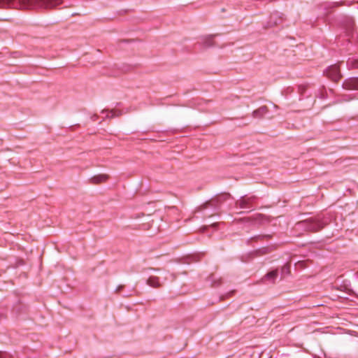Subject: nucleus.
I'll list each match as a JSON object with an SVG mask.
<instances>
[{
    "mask_svg": "<svg viewBox=\"0 0 358 358\" xmlns=\"http://www.w3.org/2000/svg\"><path fill=\"white\" fill-rule=\"evenodd\" d=\"M59 3V0H0V7L22 9L53 8Z\"/></svg>",
    "mask_w": 358,
    "mask_h": 358,
    "instance_id": "nucleus-1",
    "label": "nucleus"
},
{
    "mask_svg": "<svg viewBox=\"0 0 358 358\" xmlns=\"http://www.w3.org/2000/svg\"><path fill=\"white\" fill-rule=\"evenodd\" d=\"M324 73L334 82L338 81L341 78L340 69L336 64L329 66L326 69Z\"/></svg>",
    "mask_w": 358,
    "mask_h": 358,
    "instance_id": "nucleus-2",
    "label": "nucleus"
},
{
    "mask_svg": "<svg viewBox=\"0 0 358 358\" xmlns=\"http://www.w3.org/2000/svg\"><path fill=\"white\" fill-rule=\"evenodd\" d=\"M283 14L278 12L275 11L272 13L269 17L268 21L266 22V24L264 25L265 28H271L274 26H276L283 21Z\"/></svg>",
    "mask_w": 358,
    "mask_h": 358,
    "instance_id": "nucleus-3",
    "label": "nucleus"
},
{
    "mask_svg": "<svg viewBox=\"0 0 358 358\" xmlns=\"http://www.w3.org/2000/svg\"><path fill=\"white\" fill-rule=\"evenodd\" d=\"M343 87L345 90H358V77L350 78L346 79L343 85Z\"/></svg>",
    "mask_w": 358,
    "mask_h": 358,
    "instance_id": "nucleus-4",
    "label": "nucleus"
},
{
    "mask_svg": "<svg viewBox=\"0 0 358 358\" xmlns=\"http://www.w3.org/2000/svg\"><path fill=\"white\" fill-rule=\"evenodd\" d=\"M108 179V176L106 174H99L92 176L89 179V182L93 185H98L105 182Z\"/></svg>",
    "mask_w": 358,
    "mask_h": 358,
    "instance_id": "nucleus-5",
    "label": "nucleus"
},
{
    "mask_svg": "<svg viewBox=\"0 0 358 358\" xmlns=\"http://www.w3.org/2000/svg\"><path fill=\"white\" fill-rule=\"evenodd\" d=\"M147 285L154 287L159 288L162 285V283L159 280V278L155 275H150L146 282Z\"/></svg>",
    "mask_w": 358,
    "mask_h": 358,
    "instance_id": "nucleus-6",
    "label": "nucleus"
},
{
    "mask_svg": "<svg viewBox=\"0 0 358 358\" xmlns=\"http://www.w3.org/2000/svg\"><path fill=\"white\" fill-rule=\"evenodd\" d=\"M343 28L345 29V33L348 36L351 35L354 30V21L352 18L348 17L345 24H343Z\"/></svg>",
    "mask_w": 358,
    "mask_h": 358,
    "instance_id": "nucleus-7",
    "label": "nucleus"
},
{
    "mask_svg": "<svg viewBox=\"0 0 358 358\" xmlns=\"http://www.w3.org/2000/svg\"><path fill=\"white\" fill-rule=\"evenodd\" d=\"M101 113L105 115L104 117L106 118H113L115 117H117L122 115L120 110L115 109V110H103L101 111Z\"/></svg>",
    "mask_w": 358,
    "mask_h": 358,
    "instance_id": "nucleus-8",
    "label": "nucleus"
},
{
    "mask_svg": "<svg viewBox=\"0 0 358 358\" xmlns=\"http://www.w3.org/2000/svg\"><path fill=\"white\" fill-rule=\"evenodd\" d=\"M267 107L264 106L254 110L252 113V116L255 118H260L263 117V115H265L267 113Z\"/></svg>",
    "mask_w": 358,
    "mask_h": 358,
    "instance_id": "nucleus-9",
    "label": "nucleus"
},
{
    "mask_svg": "<svg viewBox=\"0 0 358 358\" xmlns=\"http://www.w3.org/2000/svg\"><path fill=\"white\" fill-rule=\"evenodd\" d=\"M308 224V229L310 231H317L322 228V226L317 222H303L299 223V224Z\"/></svg>",
    "mask_w": 358,
    "mask_h": 358,
    "instance_id": "nucleus-10",
    "label": "nucleus"
},
{
    "mask_svg": "<svg viewBox=\"0 0 358 358\" xmlns=\"http://www.w3.org/2000/svg\"><path fill=\"white\" fill-rule=\"evenodd\" d=\"M347 66L348 69H358V59L350 58L347 61Z\"/></svg>",
    "mask_w": 358,
    "mask_h": 358,
    "instance_id": "nucleus-11",
    "label": "nucleus"
},
{
    "mask_svg": "<svg viewBox=\"0 0 358 358\" xmlns=\"http://www.w3.org/2000/svg\"><path fill=\"white\" fill-rule=\"evenodd\" d=\"M278 275V271H272L271 272H268L264 278L268 280H274Z\"/></svg>",
    "mask_w": 358,
    "mask_h": 358,
    "instance_id": "nucleus-12",
    "label": "nucleus"
},
{
    "mask_svg": "<svg viewBox=\"0 0 358 358\" xmlns=\"http://www.w3.org/2000/svg\"><path fill=\"white\" fill-rule=\"evenodd\" d=\"M213 45V41L211 37H208L206 38L203 41V46L205 48H208Z\"/></svg>",
    "mask_w": 358,
    "mask_h": 358,
    "instance_id": "nucleus-13",
    "label": "nucleus"
},
{
    "mask_svg": "<svg viewBox=\"0 0 358 358\" xmlns=\"http://www.w3.org/2000/svg\"><path fill=\"white\" fill-rule=\"evenodd\" d=\"M282 272L289 273V266L288 264L285 265L282 268Z\"/></svg>",
    "mask_w": 358,
    "mask_h": 358,
    "instance_id": "nucleus-14",
    "label": "nucleus"
},
{
    "mask_svg": "<svg viewBox=\"0 0 358 358\" xmlns=\"http://www.w3.org/2000/svg\"><path fill=\"white\" fill-rule=\"evenodd\" d=\"M0 358H6V355L0 352Z\"/></svg>",
    "mask_w": 358,
    "mask_h": 358,
    "instance_id": "nucleus-15",
    "label": "nucleus"
},
{
    "mask_svg": "<svg viewBox=\"0 0 358 358\" xmlns=\"http://www.w3.org/2000/svg\"><path fill=\"white\" fill-rule=\"evenodd\" d=\"M92 120H96V115H94L93 117H92Z\"/></svg>",
    "mask_w": 358,
    "mask_h": 358,
    "instance_id": "nucleus-16",
    "label": "nucleus"
}]
</instances>
